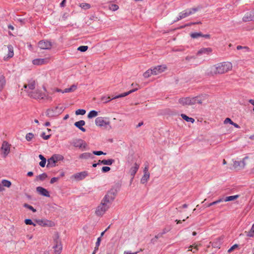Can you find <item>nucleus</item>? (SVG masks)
<instances>
[{"label": "nucleus", "mask_w": 254, "mask_h": 254, "mask_svg": "<svg viewBox=\"0 0 254 254\" xmlns=\"http://www.w3.org/2000/svg\"><path fill=\"white\" fill-rule=\"evenodd\" d=\"M232 64L230 62H222L212 65L207 69L208 75L213 76L223 74L232 69Z\"/></svg>", "instance_id": "1"}, {"label": "nucleus", "mask_w": 254, "mask_h": 254, "mask_svg": "<svg viewBox=\"0 0 254 254\" xmlns=\"http://www.w3.org/2000/svg\"><path fill=\"white\" fill-rule=\"evenodd\" d=\"M208 97L207 94H201L192 97H183L179 100V103L183 106H191L196 104H201Z\"/></svg>", "instance_id": "2"}, {"label": "nucleus", "mask_w": 254, "mask_h": 254, "mask_svg": "<svg viewBox=\"0 0 254 254\" xmlns=\"http://www.w3.org/2000/svg\"><path fill=\"white\" fill-rule=\"evenodd\" d=\"M43 91L40 89H35L32 92H30L28 96L36 100L46 99L50 101H52V97L46 94L45 92L47 90L45 87H43Z\"/></svg>", "instance_id": "3"}, {"label": "nucleus", "mask_w": 254, "mask_h": 254, "mask_svg": "<svg viewBox=\"0 0 254 254\" xmlns=\"http://www.w3.org/2000/svg\"><path fill=\"white\" fill-rule=\"evenodd\" d=\"M95 125L99 127H104L106 129H111V122L108 117H99L95 121Z\"/></svg>", "instance_id": "4"}, {"label": "nucleus", "mask_w": 254, "mask_h": 254, "mask_svg": "<svg viewBox=\"0 0 254 254\" xmlns=\"http://www.w3.org/2000/svg\"><path fill=\"white\" fill-rule=\"evenodd\" d=\"M71 144L74 147L78 148L82 151L89 149L87 143L84 140L81 139H73L71 142Z\"/></svg>", "instance_id": "5"}, {"label": "nucleus", "mask_w": 254, "mask_h": 254, "mask_svg": "<svg viewBox=\"0 0 254 254\" xmlns=\"http://www.w3.org/2000/svg\"><path fill=\"white\" fill-rule=\"evenodd\" d=\"M117 190L114 189H111L108 191L102 200L104 203L105 202L111 206L112 202L115 198Z\"/></svg>", "instance_id": "6"}, {"label": "nucleus", "mask_w": 254, "mask_h": 254, "mask_svg": "<svg viewBox=\"0 0 254 254\" xmlns=\"http://www.w3.org/2000/svg\"><path fill=\"white\" fill-rule=\"evenodd\" d=\"M110 205L107 204L101 200V203L99 204V205L96 207L95 210V214L96 215L98 216H103L105 212L109 209Z\"/></svg>", "instance_id": "7"}, {"label": "nucleus", "mask_w": 254, "mask_h": 254, "mask_svg": "<svg viewBox=\"0 0 254 254\" xmlns=\"http://www.w3.org/2000/svg\"><path fill=\"white\" fill-rule=\"evenodd\" d=\"M36 82L34 79H30L28 81L27 84H25L23 88L25 91L27 93L28 96L30 94V92H32L36 88Z\"/></svg>", "instance_id": "8"}, {"label": "nucleus", "mask_w": 254, "mask_h": 254, "mask_svg": "<svg viewBox=\"0 0 254 254\" xmlns=\"http://www.w3.org/2000/svg\"><path fill=\"white\" fill-rule=\"evenodd\" d=\"M197 10L198 9L196 8H192L186 9L180 13L179 16L177 18L176 21H179L183 18H185L190 16L191 14H192Z\"/></svg>", "instance_id": "9"}, {"label": "nucleus", "mask_w": 254, "mask_h": 254, "mask_svg": "<svg viewBox=\"0 0 254 254\" xmlns=\"http://www.w3.org/2000/svg\"><path fill=\"white\" fill-rule=\"evenodd\" d=\"M54 245L53 247L54 254H61L63 249V246L59 237L54 239Z\"/></svg>", "instance_id": "10"}, {"label": "nucleus", "mask_w": 254, "mask_h": 254, "mask_svg": "<svg viewBox=\"0 0 254 254\" xmlns=\"http://www.w3.org/2000/svg\"><path fill=\"white\" fill-rule=\"evenodd\" d=\"M10 145L7 141H3L0 148L3 157L5 158L10 152Z\"/></svg>", "instance_id": "11"}, {"label": "nucleus", "mask_w": 254, "mask_h": 254, "mask_svg": "<svg viewBox=\"0 0 254 254\" xmlns=\"http://www.w3.org/2000/svg\"><path fill=\"white\" fill-rule=\"evenodd\" d=\"M88 172L85 171L74 174L71 176V179L76 181H79L83 180L88 176Z\"/></svg>", "instance_id": "12"}, {"label": "nucleus", "mask_w": 254, "mask_h": 254, "mask_svg": "<svg viewBox=\"0 0 254 254\" xmlns=\"http://www.w3.org/2000/svg\"><path fill=\"white\" fill-rule=\"evenodd\" d=\"M154 75H157L163 72L167 69V66L163 65H159L152 67Z\"/></svg>", "instance_id": "13"}, {"label": "nucleus", "mask_w": 254, "mask_h": 254, "mask_svg": "<svg viewBox=\"0 0 254 254\" xmlns=\"http://www.w3.org/2000/svg\"><path fill=\"white\" fill-rule=\"evenodd\" d=\"M52 46V43L48 41L41 40L38 43V47L41 49L49 50Z\"/></svg>", "instance_id": "14"}, {"label": "nucleus", "mask_w": 254, "mask_h": 254, "mask_svg": "<svg viewBox=\"0 0 254 254\" xmlns=\"http://www.w3.org/2000/svg\"><path fill=\"white\" fill-rule=\"evenodd\" d=\"M247 158H248L247 157H245L243 159L242 161H234L233 162V167L235 169H238V170L243 169L246 165V163H245V160Z\"/></svg>", "instance_id": "15"}, {"label": "nucleus", "mask_w": 254, "mask_h": 254, "mask_svg": "<svg viewBox=\"0 0 254 254\" xmlns=\"http://www.w3.org/2000/svg\"><path fill=\"white\" fill-rule=\"evenodd\" d=\"M50 58L36 59L32 61V63L34 65H39L47 64L49 62Z\"/></svg>", "instance_id": "16"}, {"label": "nucleus", "mask_w": 254, "mask_h": 254, "mask_svg": "<svg viewBox=\"0 0 254 254\" xmlns=\"http://www.w3.org/2000/svg\"><path fill=\"white\" fill-rule=\"evenodd\" d=\"M58 109V107H56L48 109L46 113V115L49 117H54L58 116L60 113L57 112Z\"/></svg>", "instance_id": "17"}, {"label": "nucleus", "mask_w": 254, "mask_h": 254, "mask_svg": "<svg viewBox=\"0 0 254 254\" xmlns=\"http://www.w3.org/2000/svg\"><path fill=\"white\" fill-rule=\"evenodd\" d=\"M212 51L211 48H202L199 50L197 53V55H209Z\"/></svg>", "instance_id": "18"}, {"label": "nucleus", "mask_w": 254, "mask_h": 254, "mask_svg": "<svg viewBox=\"0 0 254 254\" xmlns=\"http://www.w3.org/2000/svg\"><path fill=\"white\" fill-rule=\"evenodd\" d=\"M244 21H250L254 20V10L249 13H247L243 18Z\"/></svg>", "instance_id": "19"}, {"label": "nucleus", "mask_w": 254, "mask_h": 254, "mask_svg": "<svg viewBox=\"0 0 254 254\" xmlns=\"http://www.w3.org/2000/svg\"><path fill=\"white\" fill-rule=\"evenodd\" d=\"M36 190L37 191V192L38 193H39L40 194H41L43 196H47V197L50 196V194H49L48 191L46 189H44L43 187H37Z\"/></svg>", "instance_id": "20"}, {"label": "nucleus", "mask_w": 254, "mask_h": 254, "mask_svg": "<svg viewBox=\"0 0 254 254\" xmlns=\"http://www.w3.org/2000/svg\"><path fill=\"white\" fill-rule=\"evenodd\" d=\"M85 124V122L83 120H80L79 121L76 122L74 123V126L78 128L80 130L83 132H85L86 129L85 128L83 127Z\"/></svg>", "instance_id": "21"}, {"label": "nucleus", "mask_w": 254, "mask_h": 254, "mask_svg": "<svg viewBox=\"0 0 254 254\" xmlns=\"http://www.w3.org/2000/svg\"><path fill=\"white\" fill-rule=\"evenodd\" d=\"M6 84V81L5 77L3 75L0 76V93L4 88Z\"/></svg>", "instance_id": "22"}, {"label": "nucleus", "mask_w": 254, "mask_h": 254, "mask_svg": "<svg viewBox=\"0 0 254 254\" xmlns=\"http://www.w3.org/2000/svg\"><path fill=\"white\" fill-rule=\"evenodd\" d=\"M139 167V165H138L136 163H135L134 164L133 166H132L130 168V169L129 170V173H130V174L132 176V180L133 179V177H134V175H135L136 173L137 172V170H138Z\"/></svg>", "instance_id": "23"}, {"label": "nucleus", "mask_w": 254, "mask_h": 254, "mask_svg": "<svg viewBox=\"0 0 254 254\" xmlns=\"http://www.w3.org/2000/svg\"><path fill=\"white\" fill-rule=\"evenodd\" d=\"M94 157L92 153L89 152H85L81 154L79 156V158L81 159H88L90 158H93Z\"/></svg>", "instance_id": "24"}, {"label": "nucleus", "mask_w": 254, "mask_h": 254, "mask_svg": "<svg viewBox=\"0 0 254 254\" xmlns=\"http://www.w3.org/2000/svg\"><path fill=\"white\" fill-rule=\"evenodd\" d=\"M137 90H138V88H135V89H132V90H129L128 92H126L123 93L122 94H120V95H119L118 96H116L113 97L112 98V99H117V98H122V97H125V96L129 95V94L137 91Z\"/></svg>", "instance_id": "25"}, {"label": "nucleus", "mask_w": 254, "mask_h": 254, "mask_svg": "<svg viewBox=\"0 0 254 254\" xmlns=\"http://www.w3.org/2000/svg\"><path fill=\"white\" fill-rule=\"evenodd\" d=\"M37 222L41 226H52V222L47 220H39Z\"/></svg>", "instance_id": "26"}, {"label": "nucleus", "mask_w": 254, "mask_h": 254, "mask_svg": "<svg viewBox=\"0 0 254 254\" xmlns=\"http://www.w3.org/2000/svg\"><path fill=\"white\" fill-rule=\"evenodd\" d=\"M77 89V86L75 84H73L69 88H67L64 89L63 91H62V93H68V92H72L74 91Z\"/></svg>", "instance_id": "27"}, {"label": "nucleus", "mask_w": 254, "mask_h": 254, "mask_svg": "<svg viewBox=\"0 0 254 254\" xmlns=\"http://www.w3.org/2000/svg\"><path fill=\"white\" fill-rule=\"evenodd\" d=\"M150 178V173H144L141 179L140 182L142 184L146 183Z\"/></svg>", "instance_id": "28"}, {"label": "nucleus", "mask_w": 254, "mask_h": 254, "mask_svg": "<svg viewBox=\"0 0 254 254\" xmlns=\"http://www.w3.org/2000/svg\"><path fill=\"white\" fill-rule=\"evenodd\" d=\"M151 75H154V73L152 68L148 69L143 74V76L145 78H149Z\"/></svg>", "instance_id": "29"}, {"label": "nucleus", "mask_w": 254, "mask_h": 254, "mask_svg": "<svg viewBox=\"0 0 254 254\" xmlns=\"http://www.w3.org/2000/svg\"><path fill=\"white\" fill-rule=\"evenodd\" d=\"M7 48L8 50V54L7 55L8 58H12L14 55L13 52V47L12 45H9L7 46Z\"/></svg>", "instance_id": "30"}, {"label": "nucleus", "mask_w": 254, "mask_h": 254, "mask_svg": "<svg viewBox=\"0 0 254 254\" xmlns=\"http://www.w3.org/2000/svg\"><path fill=\"white\" fill-rule=\"evenodd\" d=\"M181 116L182 117V118L184 120H185L186 121H187L188 122H190L191 123H193L194 122V119H193L192 118L189 117L188 116H187L185 114H182L181 115Z\"/></svg>", "instance_id": "31"}, {"label": "nucleus", "mask_w": 254, "mask_h": 254, "mask_svg": "<svg viewBox=\"0 0 254 254\" xmlns=\"http://www.w3.org/2000/svg\"><path fill=\"white\" fill-rule=\"evenodd\" d=\"M98 113L96 111L92 110L90 111L87 115V117L89 119H92L93 118L96 117L98 116Z\"/></svg>", "instance_id": "32"}, {"label": "nucleus", "mask_w": 254, "mask_h": 254, "mask_svg": "<svg viewBox=\"0 0 254 254\" xmlns=\"http://www.w3.org/2000/svg\"><path fill=\"white\" fill-rule=\"evenodd\" d=\"M114 162L115 160L112 159H110L108 160H103L101 161V164L104 165H111Z\"/></svg>", "instance_id": "33"}, {"label": "nucleus", "mask_w": 254, "mask_h": 254, "mask_svg": "<svg viewBox=\"0 0 254 254\" xmlns=\"http://www.w3.org/2000/svg\"><path fill=\"white\" fill-rule=\"evenodd\" d=\"M239 195H232V196H227L224 198V201H233L238 198Z\"/></svg>", "instance_id": "34"}, {"label": "nucleus", "mask_w": 254, "mask_h": 254, "mask_svg": "<svg viewBox=\"0 0 254 254\" xmlns=\"http://www.w3.org/2000/svg\"><path fill=\"white\" fill-rule=\"evenodd\" d=\"M190 36L193 39H197L199 37H201V36H202V33L201 32H194L191 33L190 34Z\"/></svg>", "instance_id": "35"}, {"label": "nucleus", "mask_w": 254, "mask_h": 254, "mask_svg": "<svg viewBox=\"0 0 254 254\" xmlns=\"http://www.w3.org/2000/svg\"><path fill=\"white\" fill-rule=\"evenodd\" d=\"M56 163V162L54 159V157L52 156L50 159L48 160L47 166H48L49 165H51L52 167L55 166Z\"/></svg>", "instance_id": "36"}, {"label": "nucleus", "mask_w": 254, "mask_h": 254, "mask_svg": "<svg viewBox=\"0 0 254 254\" xmlns=\"http://www.w3.org/2000/svg\"><path fill=\"white\" fill-rule=\"evenodd\" d=\"M55 160L56 162H57L59 161L63 160L64 158V156L61 154H55L53 155Z\"/></svg>", "instance_id": "37"}, {"label": "nucleus", "mask_w": 254, "mask_h": 254, "mask_svg": "<svg viewBox=\"0 0 254 254\" xmlns=\"http://www.w3.org/2000/svg\"><path fill=\"white\" fill-rule=\"evenodd\" d=\"M1 183L4 187H6L7 188H9L11 185V182L7 180H2Z\"/></svg>", "instance_id": "38"}, {"label": "nucleus", "mask_w": 254, "mask_h": 254, "mask_svg": "<svg viewBox=\"0 0 254 254\" xmlns=\"http://www.w3.org/2000/svg\"><path fill=\"white\" fill-rule=\"evenodd\" d=\"M80 7L84 9H88L90 8V5L87 3H82L80 4Z\"/></svg>", "instance_id": "39"}, {"label": "nucleus", "mask_w": 254, "mask_h": 254, "mask_svg": "<svg viewBox=\"0 0 254 254\" xmlns=\"http://www.w3.org/2000/svg\"><path fill=\"white\" fill-rule=\"evenodd\" d=\"M112 99H110V97L107 96H103L101 98V101H102L104 103H107L110 101Z\"/></svg>", "instance_id": "40"}, {"label": "nucleus", "mask_w": 254, "mask_h": 254, "mask_svg": "<svg viewBox=\"0 0 254 254\" xmlns=\"http://www.w3.org/2000/svg\"><path fill=\"white\" fill-rule=\"evenodd\" d=\"M86 113V111L84 109H78L75 111V114L76 115H84Z\"/></svg>", "instance_id": "41"}, {"label": "nucleus", "mask_w": 254, "mask_h": 254, "mask_svg": "<svg viewBox=\"0 0 254 254\" xmlns=\"http://www.w3.org/2000/svg\"><path fill=\"white\" fill-rule=\"evenodd\" d=\"M24 207H25V208H27L28 209H29V210H31L32 211H33V212H36V209H35L31 205H30L27 203H25L24 205H23Z\"/></svg>", "instance_id": "42"}, {"label": "nucleus", "mask_w": 254, "mask_h": 254, "mask_svg": "<svg viewBox=\"0 0 254 254\" xmlns=\"http://www.w3.org/2000/svg\"><path fill=\"white\" fill-rule=\"evenodd\" d=\"M88 48V47L87 46H81L77 48V50L82 52H84L87 50Z\"/></svg>", "instance_id": "43"}, {"label": "nucleus", "mask_w": 254, "mask_h": 254, "mask_svg": "<svg viewBox=\"0 0 254 254\" xmlns=\"http://www.w3.org/2000/svg\"><path fill=\"white\" fill-rule=\"evenodd\" d=\"M47 177V175L46 174V173H43L41 175H39L38 177H37V179L41 180V181H43Z\"/></svg>", "instance_id": "44"}, {"label": "nucleus", "mask_w": 254, "mask_h": 254, "mask_svg": "<svg viewBox=\"0 0 254 254\" xmlns=\"http://www.w3.org/2000/svg\"><path fill=\"white\" fill-rule=\"evenodd\" d=\"M109 9L112 11H116L119 9V6L117 4H112L109 6Z\"/></svg>", "instance_id": "45"}, {"label": "nucleus", "mask_w": 254, "mask_h": 254, "mask_svg": "<svg viewBox=\"0 0 254 254\" xmlns=\"http://www.w3.org/2000/svg\"><path fill=\"white\" fill-rule=\"evenodd\" d=\"M34 137V134L32 133H28L26 135V139L29 141H30Z\"/></svg>", "instance_id": "46"}, {"label": "nucleus", "mask_w": 254, "mask_h": 254, "mask_svg": "<svg viewBox=\"0 0 254 254\" xmlns=\"http://www.w3.org/2000/svg\"><path fill=\"white\" fill-rule=\"evenodd\" d=\"M24 222L26 224V225H33L34 226H36V224H35L34 223H33L32 222V221L30 219H26L25 220H24Z\"/></svg>", "instance_id": "47"}, {"label": "nucleus", "mask_w": 254, "mask_h": 254, "mask_svg": "<svg viewBox=\"0 0 254 254\" xmlns=\"http://www.w3.org/2000/svg\"><path fill=\"white\" fill-rule=\"evenodd\" d=\"M237 49L238 50H241V49H245V50H246V51L247 52H249V48L248 47H246V46L243 47L242 46L239 45V46H238L237 47Z\"/></svg>", "instance_id": "48"}, {"label": "nucleus", "mask_w": 254, "mask_h": 254, "mask_svg": "<svg viewBox=\"0 0 254 254\" xmlns=\"http://www.w3.org/2000/svg\"><path fill=\"white\" fill-rule=\"evenodd\" d=\"M93 154L96 155H105L106 153H104L101 151H93Z\"/></svg>", "instance_id": "49"}, {"label": "nucleus", "mask_w": 254, "mask_h": 254, "mask_svg": "<svg viewBox=\"0 0 254 254\" xmlns=\"http://www.w3.org/2000/svg\"><path fill=\"white\" fill-rule=\"evenodd\" d=\"M233 123V122L231 120V119H230L229 118H226L224 121V124H227L229 123L231 125H232Z\"/></svg>", "instance_id": "50"}, {"label": "nucleus", "mask_w": 254, "mask_h": 254, "mask_svg": "<svg viewBox=\"0 0 254 254\" xmlns=\"http://www.w3.org/2000/svg\"><path fill=\"white\" fill-rule=\"evenodd\" d=\"M41 136L44 139L47 140L50 137L51 135H46L45 132H43Z\"/></svg>", "instance_id": "51"}, {"label": "nucleus", "mask_w": 254, "mask_h": 254, "mask_svg": "<svg viewBox=\"0 0 254 254\" xmlns=\"http://www.w3.org/2000/svg\"><path fill=\"white\" fill-rule=\"evenodd\" d=\"M238 247V245L235 244L233 246H232L228 251V253L232 252L234 249Z\"/></svg>", "instance_id": "52"}, {"label": "nucleus", "mask_w": 254, "mask_h": 254, "mask_svg": "<svg viewBox=\"0 0 254 254\" xmlns=\"http://www.w3.org/2000/svg\"><path fill=\"white\" fill-rule=\"evenodd\" d=\"M111 168L109 167H103L102 168V171L104 173L107 172L110 170Z\"/></svg>", "instance_id": "53"}, {"label": "nucleus", "mask_w": 254, "mask_h": 254, "mask_svg": "<svg viewBox=\"0 0 254 254\" xmlns=\"http://www.w3.org/2000/svg\"><path fill=\"white\" fill-rule=\"evenodd\" d=\"M46 163V159H42L41 160V161L39 163V165L42 167H44L45 166Z\"/></svg>", "instance_id": "54"}, {"label": "nucleus", "mask_w": 254, "mask_h": 254, "mask_svg": "<svg viewBox=\"0 0 254 254\" xmlns=\"http://www.w3.org/2000/svg\"><path fill=\"white\" fill-rule=\"evenodd\" d=\"M59 180V178L54 177L52 178L50 181L51 184H54L55 182L58 181Z\"/></svg>", "instance_id": "55"}, {"label": "nucleus", "mask_w": 254, "mask_h": 254, "mask_svg": "<svg viewBox=\"0 0 254 254\" xmlns=\"http://www.w3.org/2000/svg\"><path fill=\"white\" fill-rule=\"evenodd\" d=\"M247 236L249 237H253L254 236V233L252 232V230H250L248 232Z\"/></svg>", "instance_id": "56"}, {"label": "nucleus", "mask_w": 254, "mask_h": 254, "mask_svg": "<svg viewBox=\"0 0 254 254\" xmlns=\"http://www.w3.org/2000/svg\"><path fill=\"white\" fill-rule=\"evenodd\" d=\"M162 236V234L159 233L157 235L155 236V238L152 240V241H154L155 239L156 240L159 238H160Z\"/></svg>", "instance_id": "57"}, {"label": "nucleus", "mask_w": 254, "mask_h": 254, "mask_svg": "<svg viewBox=\"0 0 254 254\" xmlns=\"http://www.w3.org/2000/svg\"><path fill=\"white\" fill-rule=\"evenodd\" d=\"M101 237H99L97 239V242H96V245H97V246H100V243H101Z\"/></svg>", "instance_id": "58"}, {"label": "nucleus", "mask_w": 254, "mask_h": 254, "mask_svg": "<svg viewBox=\"0 0 254 254\" xmlns=\"http://www.w3.org/2000/svg\"><path fill=\"white\" fill-rule=\"evenodd\" d=\"M143 173H149V172H148V165H146L144 167V170H143Z\"/></svg>", "instance_id": "59"}, {"label": "nucleus", "mask_w": 254, "mask_h": 254, "mask_svg": "<svg viewBox=\"0 0 254 254\" xmlns=\"http://www.w3.org/2000/svg\"><path fill=\"white\" fill-rule=\"evenodd\" d=\"M223 201H224V198H220V199L215 201L216 204H218L220 202H223Z\"/></svg>", "instance_id": "60"}, {"label": "nucleus", "mask_w": 254, "mask_h": 254, "mask_svg": "<svg viewBox=\"0 0 254 254\" xmlns=\"http://www.w3.org/2000/svg\"><path fill=\"white\" fill-rule=\"evenodd\" d=\"M137 254V252L130 253V252H128V251H125L124 252L123 254Z\"/></svg>", "instance_id": "61"}, {"label": "nucleus", "mask_w": 254, "mask_h": 254, "mask_svg": "<svg viewBox=\"0 0 254 254\" xmlns=\"http://www.w3.org/2000/svg\"><path fill=\"white\" fill-rule=\"evenodd\" d=\"M198 250V246L197 245H195V246H194V249H192V252L193 253H195Z\"/></svg>", "instance_id": "62"}, {"label": "nucleus", "mask_w": 254, "mask_h": 254, "mask_svg": "<svg viewBox=\"0 0 254 254\" xmlns=\"http://www.w3.org/2000/svg\"><path fill=\"white\" fill-rule=\"evenodd\" d=\"M66 0H63L61 3H60V6L61 7H64L65 6V2Z\"/></svg>", "instance_id": "63"}, {"label": "nucleus", "mask_w": 254, "mask_h": 254, "mask_svg": "<svg viewBox=\"0 0 254 254\" xmlns=\"http://www.w3.org/2000/svg\"><path fill=\"white\" fill-rule=\"evenodd\" d=\"M249 102L252 105H253L254 108V99H250L249 100Z\"/></svg>", "instance_id": "64"}]
</instances>
